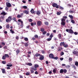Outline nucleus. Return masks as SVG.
I'll return each instance as SVG.
<instances>
[{
  "mask_svg": "<svg viewBox=\"0 0 78 78\" xmlns=\"http://www.w3.org/2000/svg\"><path fill=\"white\" fill-rule=\"evenodd\" d=\"M9 55L8 54H5L4 55H3V56L2 57V59H3V60H5V59H6V58H9Z\"/></svg>",
  "mask_w": 78,
  "mask_h": 78,
  "instance_id": "f257e3e1",
  "label": "nucleus"
},
{
  "mask_svg": "<svg viewBox=\"0 0 78 78\" xmlns=\"http://www.w3.org/2000/svg\"><path fill=\"white\" fill-rule=\"evenodd\" d=\"M12 20V17L11 16H9L8 17V19H6V22H11Z\"/></svg>",
  "mask_w": 78,
  "mask_h": 78,
  "instance_id": "f03ea898",
  "label": "nucleus"
},
{
  "mask_svg": "<svg viewBox=\"0 0 78 78\" xmlns=\"http://www.w3.org/2000/svg\"><path fill=\"white\" fill-rule=\"evenodd\" d=\"M52 6L54 8L55 7L56 8H59V6L58 5V4L56 3H54L52 4Z\"/></svg>",
  "mask_w": 78,
  "mask_h": 78,
  "instance_id": "7ed1b4c3",
  "label": "nucleus"
},
{
  "mask_svg": "<svg viewBox=\"0 0 78 78\" xmlns=\"http://www.w3.org/2000/svg\"><path fill=\"white\" fill-rule=\"evenodd\" d=\"M49 57L50 58H51V59H53V58H54V55L52 53L50 54L49 55Z\"/></svg>",
  "mask_w": 78,
  "mask_h": 78,
  "instance_id": "20e7f679",
  "label": "nucleus"
},
{
  "mask_svg": "<svg viewBox=\"0 0 78 78\" xmlns=\"http://www.w3.org/2000/svg\"><path fill=\"white\" fill-rule=\"evenodd\" d=\"M37 24L38 26H41L42 24V23L41 21H38L37 22Z\"/></svg>",
  "mask_w": 78,
  "mask_h": 78,
  "instance_id": "39448f33",
  "label": "nucleus"
},
{
  "mask_svg": "<svg viewBox=\"0 0 78 78\" xmlns=\"http://www.w3.org/2000/svg\"><path fill=\"white\" fill-rule=\"evenodd\" d=\"M73 55H76V56H78V51H73Z\"/></svg>",
  "mask_w": 78,
  "mask_h": 78,
  "instance_id": "423d86ee",
  "label": "nucleus"
},
{
  "mask_svg": "<svg viewBox=\"0 0 78 78\" xmlns=\"http://www.w3.org/2000/svg\"><path fill=\"white\" fill-rule=\"evenodd\" d=\"M6 6L7 7H11V4L9 2H6Z\"/></svg>",
  "mask_w": 78,
  "mask_h": 78,
  "instance_id": "0eeeda50",
  "label": "nucleus"
},
{
  "mask_svg": "<svg viewBox=\"0 0 78 78\" xmlns=\"http://www.w3.org/2000/svg\"><path fill=\"white\" fill-rule=\"evenodd\" d=\"M41 14V11L37 10L36 12V14H37V15H40Z\"/></svg>",
  "mask_w": 78,
  "mask_h": 78,
  "instance_id": "6e6552de",
  "label": "nucleus"
},
{
  "mask_svg": "<svg viewBox=\"0 0 78 78\" xmlns=\"http://www.w3.org/2000/svg\"><path fill=\"white\" fill-rule=\"evenodd\" d=\"M69 33H70V34H73V33L74 32L71 29H69Z\"/></svg>",
  "mask_w": 78,
  "mask_h": 78,
  "instance_id": "1a4fd4ad",
  "label": "nucleus"
},
{
  "mask_svg": "<svg viewBox=\"0 0 78 78\" xmlns=\"http://www.w3.org/2000/svg\"><path fill=\"white\" fill-rule=\"evenodd\" d=\"M23 12L24 13H25V14H28V13H29V11L28 10H25L23 11Z\"/></svg>",
  "mask_w": 78,
  "mask_h": 78,
  "instance_id": "9d476101",
  "label": "nucleus"
},
{
  "mask_svg": "<svg viewBox=\"0 0 78 78\" xmlns=\"http://www.w3.org/2000/svg\"><path fill=\"white\" fill-rule=\"evenodd\" d=\"M58 51H61L62 50V48L60 47H59L58 48Z\"/></svg>",
  "mask_w": 78,
  "mask_h": 78,
  "instance_id": "9b49d317",
  "label": "nucleus"
},
{
  "mask_svg": "<svg viewBox=\"0 0 78 78\" xmlns=\"http://www.w3.org/2000/svg\"><path fill=\"white\" fill-rule=\"evenodd\" d=\"M34 56H36V57H38V56H41V54L38 53H37L35 54V55Z\"/></svg>",
  "mask_w": 78,
  "mask_h": 78,
  "instance_id": "f8f14e48",
  "label": "nucleus"
},
{
  "mask_svg": "<svg viewBox=\"0 0 78 78\" xmlns=\"http://www.w3.org/2000/svg\"><path fill=\"white\" fill-rule=\"evenodd\" d=\"M44 59V57L43 55H41V57H40V60H43Z\"/></svg>",
  "mask_w": 78,
  "mask_h": 78,
  "instance_id": "ddd939ff",
  "label": "nucleus"
},
{
  "mask_svg": "<svg viewBox=\"0 0 78 78\" xmlns=\"http://www.w3.org/2000/svg\"><path fill=\"white\" fill-rule=\"evenodd\" d=\"M26 65H27V66H32V64L31 63H26Z\"/></svg>",
  "mask_w": 78,
  "mask_h": 78,
  "instance_id": "4468645a",
  "label": "nucleus"
},
{
  "mask_svg": "<svg viewBox=\"0 0 78 78\" xmlns=\"http://www.w3.org/2000/svg\"><path fill=\"white\" fill-rule=\"evenodd\" d=\"M1 15H3V16H6V13L5 12L3 11V12H1Z\"/></svg>",
  "mask_w": 78,
  "mask_h": 78,
  "instance_id": "2eb2a0df",
  "label": "nucleus"
},
{
  "mask_svg": "<svg viewBox=\"0 0 78 78\" xmlns=\"http://www.w3.org/2000/svg\"><path fill=\"white\" fill-rule=\"evenodd\" d=\"M1 70L2 71V73H5L6 71H5V69H1Z\"/></svg>",
  "mask_w": 78,
  "mask_h": 78,
  "instance_id": "dca6fc26",
  "label": "nucleus"
},
{
  "mask_svg": "<svg viewBox=\"0 0 78 78\" xmlns=\"http://www.w3.org/2000/svg\"><path fill=\"white\" fill-rule=\"evenodd\" d=\"M33 70H34V71H36V70H37V68H36L35 67H32L31 68Z\"/></svg>",
  "mask_w": 78,
  "mask_h": 78,
  "instance_id": "f3484780",
  "label": "nucleus"
},
{
  "mask_svg": "<svg viewBox=\"0 0 78 78\" xmlns=\"http://www.w3.org/2000/svg\"><path fill=\"white\" fill-rule=\"evenodd\" d=\"M64 42H61L60 43V46L61 47H62V45H64Z\"/></svg>",
  "mask_w": 78,
  "mask_h": 78,
  "instance_id": "a211bd4d",
  "label": "nucleus"
},
{
  "mask_svg": "<svg viewBox=\"0 0 78 78\" xmlns=\"http://www.w3.org/2000/svg\"><path fill=\"white\" fill-rule=\"evenodd\" d=\"M9 27H10V26H9V24H7L6 26V27L7 29H8L9 28Z\"/></svg>",
  "mask_w": 78,
  "mask_h": 78,
  "instance_id": "6ab92c4d",
  "label": "nucleus"
},
{
  "mask_svg": "<svg viewBox=\"0 0 78 78\" xmlns=\"http://www.w3.org/2000/svg\"><path fill=\"white\" fill-rule=\"evenodd\" d=\"M58 37L59 39H61V38H62V37H61V34H58Z\"/></svg>",
  "mask_w": 78,
  "mask_h": 78,
  "instance_id": "aec40b11",
  "label": "nucleus"
},
{
  "mask_svg": "<svg viewBox=\"0 0 78 78\" xmlns=\"http://www.w3.org/2000/svg\"><path fill=\"white\" fill-rule=\"evenodd\" d=\"M29 42L28 41V42L25 43L24 44V45L25 47H27L28 46V43Z\"/></svg>",
  "mask_w": 78,
  "mask_h": 78,
  "instance_id": "412c9836",
  "label": "nucleus"
},
{
  "mask_svg": "<svg viewBox=\"0 0 78 78\" xmlns=\"http://www.w3.org/2000/svg\"><path fill=\"white\" fill-rule=\"evenodd\" d=\"M64 73V69H61L60 71V73Z\"/></svg>",
  "mask_w": 78,
  "mask_h": 78,
  "instance_id": "4be33fe9",
  "label": "nucleus"
},
{
  "mask_svg": "<svg viewBox=\"0 0 78 78\" xmlns=\"http://www.w3.org/2000/svg\"><path fill=\"white\" fill-rule=\"evenodd\" d=\"M61 24L62 25V26H64V25H66V23L65 22H61Z\"/></svg>",
  "mask_w": 78,
  "mask_h": 78,
  "instance_id": "5701e85b",
  "label": "nucleus"
},
{
  "mask_svg": "<svg viewBox=\"0 0 78 78\" xmlns=\"http://www.w3.org/2000/svg\"><path fill=\"white\" fill-rule=\"evenodd\" d=\"M63 47L65 48H67L68 47V44H65V43H64L63 44Z\"/></svg>",
  "mask_w": 78,
  "mask_h": 78,
  "instance_id": "b1692460",
  "label": "nucleus"
},
{
  "mask_svg": "<svg viewBox=\"0 0 78 78\" xmlns=\"http://www.w3.org/2000/svg\"><path fill=\"white\" fill-rule=\"evenodd\" d=\"M22 9H23V8H24V9H27V8H28V7L26 6H23L22 8Z\"/></svg>",
  "mask_w": 78,
  "mask_h": 78,
  "instance_id": "393cba45",
  "label": "nucleus"
},
{
  "mask_svg": "<svg viewBox=\"0 0 78 78\" xmlns=\"http://www.w3.org/2000/svg\"><path fill=\"white\" fill-rule=\"evenodd\" d=\"M75 65L76 66H77V67H78V62L77 61H76L75 62Z\"/></svg>",
  "mask_w": 78,
  "mask_h": 78,
  "instance_id": "a878e982",
  "label": "nucleus"
},
{
  "mask_svg": "<svg viewBox=\"0 0 78 78\" xmlns=\"http://www.w3.org/2000/svg\"><path fill=\"white\" fill-rule=\"evenodd\" d=\"M61 19L62 22H64L66 21V19L64 18H62Z\"/></svg>",
  "mask_w": 78,
  "mask_h": 78,
  "instance_id": "bb28decb",
  "label": "nucleus"
},
{
  "mask_svg": "<svg viewBox=\"0 0 78 78\" xmlns=\"http://www.w3.org/2000/svg\"><path fill=\"white\" fill-rule=\"evenodd\" d=\"M24 41L26 42H28V39L27 37H25L24 39Z\"/></svg>",
  "mask_w": 78,
  "mask_h": 78,
  "instance_id": "cd10ccee",
  "label": "nucleus"
},
{
  "mask_svg": "<svg viewBox=\"0 0 78 78\" xmlns=\"http://www.w3.org/2000/svg\"><path fill=\"white\" fill-rule=\"evenodd\" d=\"M69 17L71 19H73V16L72 15H69Z\"/></svg>",
  "mask_w": 78,
  "mask_h": 78,
  "instance_id": "c85d7f7f",
  "label": "nucleus"
},
{
  "mask_svg": "<svg viewBox=\"0 0 78 78\" xmlns=\"http://www.w3.org/2000/svg\"><path fill=\"white\" fill-rule=\"evenodd\" d=\"M30 71L31 73H33L34 72L33 70L31 68L30 69Z\"/></svg>",
  "mask_w": 78,
  "mask_h": 78,
  "instance_id": "c756f323",
  "label": "nucleus"
},
{
  "mask_svg": "<svg viewBox=\"0 0 78 78\" xmlns=\"http://www.w3.org/2000/svg\"><path fill=\"white\" fill-rule=\"evenodd\" d=\"M30 12L32 14H34V10L33 9H32L31 10H30Z\"/></svg>",
  "mask_w": 78,
  "mask_h": 78,
  "instance_id": "7c9ffc66",
  "label": "nucleus"
},
{
  "mask_svg": "<svg viewBox=\"0 0 78 78\" xmlns=\"http://www.w3.org/2000/svg\"><path fill=\"white\" fill-rule=\"evenodd\" d=\"M61 14V12H57V14L58 15H59Z\"/></svg>",
  "mask_w": 78,
  "mask_h": 78,
  "instance_id": "2f4dec72",
  "label": "nucleus"
},
{
  "mask_svg": "<svg viewBox=\"0 0 78 78\" xmlns=\"http://www.w3.org/2000/svg\"><path fill=\"white\" fill-rule=\"evenodd\" d=\"M16 53L17 54H19L20 53V50L19 49H17L16 51Z\"/></svg>",
  "mask_w": 78,
  "mask_h": 78,
  "instance_id": "473e14b6",
  "label": "nucleus"
},
{
  "mask_svg": "<svg viewBox=\"0 0 78 78\" xmlns=\"http://www.w3.org/2000/svg\"><path fill=\"white\" fill-rule=\"evenodd\" d=\"M53 37V34H51L49 36V37L50 38H51V39H52V37Z\"/></svg>",
  "mask_w": 78,
  "mask_h": 78,
  "instance_id": "72a5a7b5",
  "label": "nucleus"
},
{
  "mask_svg": "<svg viewBox=\"0 0 78 78\" xmlns=\"http://www.w3.org/2000/svg\"><path fill=\"white\" fill-rule=\"evenodd\" d=\"M44 30L45 29H44V28H41V32H43L44 31Z\"/></svg>",
  "mask_w": 78,
  "mask_h": 78,
  "instance_id": "f704fd0d",
  "label": "nucleus"
},
{
  "mask_svg": "<svg viewBox=\"0 0 78 78\" xmlns=\"http://www.w3.org/2000/svg\"><path fill=\"white\" fill-rule=\"evenodd\" d=\"M0 19H5V16L3 15V16H1Z\"/></svg>",
  "mask_w": 78,
  "mask_h": 78,
  "instance_id": "c9c22d12",
  "label": "nucleus"
},
{
  "mask_svg": "<svg viewBox=\"0 0 78 78\" xmlns=\"http://www.w3.org/2000/svg\"><path fill=\"white\" fill-rule=\"evenodd\" d=\"M7 67H12V64H10V65H9V64H7L6 65Z\"/></svg>",
  "mask_w": 78,
  "mask_h": 78,
  "instance_id": "e433bc0d",
  "label": "nucleus"
},
{
  "mask_svg": "<svg viewBox=\"0 0 78 78\" xmlns=\"http://www.w3.org/2000/svg\"><path fill=\"white\" fill-rule=\"evenodd\" d=\"M67 72V69H63V73H66Z\"/></svg>",
  "mask_w": 78,
  "mask_h": 78,
  "instance_id": "4c0bfd02",
  "label": "nucleus"
},
{
  "mask_svg": "<svg viewBox=\"0 0 78 78\" xmlns=\"http://www.w3.org/2000/svg\"><path fill=\"white\" fill-rule=\"evenodd\" d=\"M61 56H62L64 55V53L63 52H61L60 54Z\"/></svg>",
  "mask_w": 78,
  "mask_h": 78,
  "instance_id": "58836bf2",
  "label": "nucleus"
},
{
  "mask_svg": "<svg viewBox=\"0 0 78 78\" xmlns=\"http://www.w3.org/2000/svg\"><path fill=\"white\" fill-rule=\"evenodd\" d=\"M34 67H36V68H37V67H39V65L37 64H35L34 65Z\"/></svg>",
  "mask_w": 78,
  "mask_h": 78,
  "instance_id": "ea45409f",
  "label": "nucleus"
},
{
  "mask_svg": "<svg viewBox=\"0 0 78 78\" xmlns=\"http://www.w3.org/2000/svg\"><path fill=\"white\" fill-rule=\"evenodd\" d=\"M12 20H14V21H15V22H16V18L15 17H13L12 18Z\"/></svg>",
  "mask_w": 78,
  "mask_h": 78,
  "instance_id": "a19ab883",
  "label": "nucleus"
},
{
  "mask_svg": "<svg viewBox=\"0 0 78 78\" xmlns=\"http://www.w3.org/2000/svg\"><path fill=\"white\" fill-rule=\"evenodd\" d=\"M34 37L36 39H37L38 38V35H35Z\"/></svg>",
  "mask_w": 78,
  "mask_h": 78,
  "instance_id": "79ce46f5",
  "label": "nucleus"
},
{
  "mask_svg": "<svg viewBox=\"0 0 78 78\" xmlns=\"http://www.w3.org/2000/svg\"><path fill=\"white\" fill-rule=\"evenodd\" d=\"M53 59H55V60H57V59H58V57H54L53 58Z\"/></svg>",
  "mask_w": 78,
  "mask_h": 78,
  "instance_id": "37998d69",
  "label": "nucleus"
},
{
  "mask_svg": "<svg viewBox=\"0 0 78 78\" xmlns=\"http://www.w3.org/2000/svg\"><path fill=\"white\" fill-rule=\"evenodd\" d=\"M51 38H48L47 40V41H51Z\"/></svg>",
  "mask_w": 78,
  "mask_h": 78,
  "instance_id": "c03bdc74",
  "label": "nucleus"
},
{
  "mask_svg": "<svg viewBox=\"0 0 78 78\" xmlns=\"http://www.w3.org/2000/svg\"><path fill=\"white\" fill-rule=\"evenodd\" d=\"M2 62L3 64H5L6 63V62L5 61H2Z\"/></svg>",
  "mask_w": 78,
  "mask_h": 78,
  "instance_id": "a18cd8bd",
  "label": "nucleus"
},
{
  "mask_svg": "<svg viewBox=\"0 0 78 78\" xmlns=\"http://www.w3.org/2000/svg\"><path fill=\"white\" fill-rule=\"evenodd\" d=\"M59 9H61V10H62L64 9V8L62 7H61V6H59Z\"/></svg>",
  "mask_w": 78,
  "mask_h": 78,
  "instance_id": "49530a36",
  "label": "nucleus"
},
{
  "mask_svg": "<svg viewBox=\"0 0 78 78\" xmlns=\"http://www.w3.org/2000/svg\"><path fill=\"white\" fill-rule=\"evenodd\" d=\"M69 13H74V11L72 10H69Z\"/></svg>",
  "mask_w": 78,
  "mask_h": 78,
  "instance_id": "de8ad7c7",
  "label": "nucleus"
},
{
  "mask_svg": "<svg viewBox=\"0 0 78 78\" xmlns=\"http://www.w3.org/2000/svg\"><path fill=\"white\" fill-rule=\"evenodd\" d=\"M10 31H11L12 33V34L14 33V32L12 30V29H11L10 30Z\"/></svg>",
  "mask_w": 78,
  "mask_h": 78,
  "instance_id": "09e8293b",
  "label": "nucleus"
},
{
  "mask_svg": "<svg viewBox=\"0 0 78 78\" xmlns=\"http://www.w3.org/2000/svg\"><path fill=\"white\" fill-rule=\"evenodd\" d=\"M44 24L46 25H49L48 22H44Z\"/></svg>",
  "mask_w": 78,
  "mask_h": 78,
  "instance_id": "8fccbe9b",
  "label": "nucleus"
},
{
  "mask_svg": "<svg viewBox=\"0 0 78 78\" xmlns=\"http://www.w3.org/2000/svg\"><path fill=\"white\" fill-rule=\"evenodd\" d=\"M73 60V59H72V58L70 57L69 58V61H72V60Z\"/></svg>",
  "mask_w": 78,
  "mask_h": 78,
  "instance_id": "3c124183",
  "label": "nucleus"
},
{
  "mask_svg": "<svg viewBox=\"0 0 78 78\" xmlns=\"http://www.w3.org/2000/svg\"><path fill=\"white\" fill-rule=\"evenodd\" d=\"M17 17V18H20V17H21V15H18Z\"/></svg>",
  "mask_w": 78,
  "mask_h": 78,
  "instance_id": "603ef678",
  "label": "nucleus"
},
{
  "mask_svg": "<svg viewBox=\"0 0 78 78\" xmlns=\"http://www.w3.org/2000/svg\"><path fill=\"white\" fill-rule=\"evenodd\" d=\"M1 44H2V45H3V46H4V45H5V43L3 42H2L1 43Z\"/></svg>",
  "mask_w": 78,
  "mask_h": 78,
  "instance_id": "864d4df0",
  "label": "nucleus"
},
{
  "mask_svg": "<svg viewBox=\"0 0 78 78\" xmlns=\"http://www.w3.org/2000/svg\"><path fill=\"white\" fill-rule=\"evenodd\" d=\"M71 22L73 23H75V21L73 20H71Z\"/></svg>",
  "mask_w": 78,
  "mask_h": 78,
  "instance_id": "5fc2aeb1",
  "label": "nucleus"
},
{
  "mask_svg": "<svg viewBox=\"0 0 78 78\" xmlns=\"http://www.w3.org/2000/svg\"><path fill=\"white\" fill-rule=\"evenodd\" d=\"M56 69H54L53 70V73H56Z\"/></svg>",
  "mask_w": 78,
  "mask_h": 78,
  "instance_id": "6e6d98bb",
  "label": "nucleus"
},
{
  "mask_svg": "<svg viewBox=\"0 0 78 78\" xmlns=\"http://www.w3.org/2000/svg\"><path fill=\"white\" fill-rule=\"evenodd\" d=\"M30 73H29V72H27V73H26V75H27V76H28L30 75Z\"/></svg>",
  "mask_w": 78,
  "mask_h": 78,
  "instance_id": "4d7b16f0",
  "label": "nucleus"
},
{
  "mask_svg": "<svg viewBox=\"0 0 78 78\" xmlns=\"http://www.w3.org/2000/svg\"><path fill=\"white\" fill-rule=\"evenodd\" d=\"M29 22H33V20L31 19H30L29 20Z\"/></svg>",
  "mask_w": 78,
  "mask_h": 78,
  "instance_id": "13d9d810",
  "label": "nucleus"
},
{
  "mask_svg": "<svg viewBox=\"0 0 78 78\" xmlns=\"http://www.w3.org/2000/svg\"><path fill=\"white\" fill-rule=\"evenodd\" d=\"M16 40H19V37L18 36H16Z\"/></svg>",
  "mask_w": 78,
  "mask_h": 78,
  "instance_id": "bf43d9fd",
  "label": "nucleus"
},
{
  "mask_svg": "<svg viewBox=\"0 0 78 78\" xmlns=\"http://www.w3.org/2000/svg\"><path fill=\"white\" fill-rule=\"evenodd\" d=\"M46 33H47V31H44L43 32V34H45Z\"/></svg>",
  "mask_w": 78,
  "mask_h": 78,
  "instance_id": "052dcab7",
  "label": "nucleus"
},
{
  "mask_svg": "<svg viewBox=\"0 0 78 78\" xmlns=\"http://www.w3.org/2000/svg\"><path fill=\"white\" fill-rule=\"evenodd\" d=\"M78 32H75L74 33V34H75V35H78Z\"/></svg>",
  "mask_w": 78,
  "mask_h": 78,
  "instance_id": "680f3d73",
  "label": "nucleus"
},
{
  "mask_svg": "<svg viewBox=\"0 0 78 78\" xmlns=\"http://www.w3.org/2000/svg\"><path fill=\"white\" fill-rule=\"evenodd\" d=\"M4 49H7V46H5L3 47Z\"/></svg>",
  "mask_w": 78,
  "mask_h": 78,
  "instance_id": "e2e57ef3",
  "label": "nucleus"
},
{
  "mask_svg": "<svg viewBox=\"0 0 78 78\" xmlns=\"http://www.w3.org/2000/svg\"><path fill=\"white\" fill-rule=\"evenodd\" d=\"M60 60H61V61H62L63 60V59H64V58H60Z\"/></svg>",
  "mask_w": 78,
  "mask_h": 78,
  "instance_id": "0e129e2a",
  "label": "nucleus"
},
{
  "mask_svg": "<svg viewBox=\"0 0 78 78\" xmlns=\"http://www.w3.org/2000/svg\"><path fill=\"white\" fill-rule=\"evenodd\" d=\"M5 10L6 11H8V7H5Z\"/></svg>",
  "mask_w": 78,
  "mask_h": 78,
  "instance_id": "69168bd1",
  "label": "nucleus"
},
{
  "mask_svg": "<svg viewBox=\"0 0 78 78\" xmlns=\"http://www.w3.org/2000/svg\"><path fill=\"white\" fill-rule=\"evenodd\" d=\"M35 74H36V75H37V74H38V72H37V71H36L35 72Z\"/></svg>",
  "mask_w": 78,
  "mask_h": 78,
  "instance_id": "338daca9",
  "label": "nucleus"
},
{
  "mask_svg": "<svg viewBox=\"0 0 78 78\" xmlns=\"http://www.w3.org/2000/svg\"><path fill=\"white\" fill-rule=\"evenodd\" d=\"M46 64H48V62L47 61H46Z\"/></svg>",
  "mask_w": 78,
  "mask_h": 78,
  "instance_id": "774afa93",
  "label": "nucleus"
}]
</instances>
